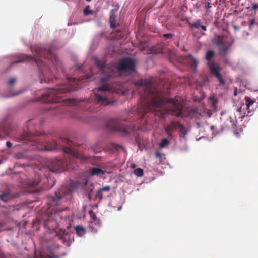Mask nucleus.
<instances>
[{"mask_svg": "<svg viewBox=\"0 0 258 258\" xmlns=\"http://www.w3.org/2000/svg\"><path fill=\"white\" fill-rule=\"evenodd\" d=\"M6 145H7V146L8 148H10V147H12V143H11L10 142H9V141H7V142H6Z\"/></svg>", "mask_w": 258, "mask_h": 258, "instance_id": "40", "label": "nucleus"}, {"mask_svg": "<svg viewBox=\"0 0 258 258\" xmlns=\"http://www.w3.org/2000/svg\"><path fill=\"white\" fill-rule=\"evenodd\" d=\"M229 120L232 124V126L234 127L236 126V120H234L231 117H229Z\"/></svg>", "mask_w": 258, "mask_h": 258, "instance_id": "33", "label": "nucleus"}, {"mask_svg": "<svg viewBox=\"0 0 258 258\" xmlns=\"http://www.w3.org/2000/svg\"><path fill=\"white\" fill-rule=\"evenodd\" d=\"M255 25H257V26H258V22H256V24H255Z\"/></svg>", "mask_w": 258, "mask_h": 258, "instance_id": "55", "label": "nucleus"}, {"mask_svg": "<svg viewBox=\"0 0 258 258\" xmlns=\"http://www.w3.org/2000/svg\"><path fill=\"white\" fill-rule=\"evenodd\" d=\"M173 36V35L172 34L169 33V34H164L163 35V37L164 38L168 39H171Z\"/></svg>", "mask_w": 258, "mask_h": 258, "instance_id": "35", "label": "nucleus"}, {"mask_svg": "<svg viewBox=\"0 0 258 258\" xmlns=\"http://www.w3.org/2000/svg\"><path fill=\"white\" fill-rule=\"evenodd\" d=\"M74 89L68 86H62L55 88L49 89L45 93L43 94L40 98L43 102L45 103H51L61 102L62 93L69 92Z\"/></svg>", "mask_w": 258, "mask_h": 258, "instance_id": "4", "label": "nucleus"}, {"mask_svg": "<svg viewBox=\"0 0 258 258\" xmlns=\"http://www.w3.org/2000/svg\"><path fill=\"white\" fill-rule=\"evenodd\" d=\"M19 94V93H15L14 94H11V95H8L7 97H12V96H16V95H18Z\"/></svg>", "mask_w": 258, "mask_h": 258, "instance_id": "47", "label": "nucleus"}, {"mask_svg": "<svg viewBox=\"0 0 258 258\" xmlns=\"http://www.w3.org/2000/svg\"><path fill=\"white\" fill-rule=\"evenodd\" d=\"M93 100L92 99H88L87 100V99L85 100V101H87V103H88V104L91 103L93 102ZM81 101H85V100H77V99H69L68 100V104L70 105H77L79 102H81Z\"/></svg>", "mask_w": 258, "mask_h": 258, "instance_id": "22", "label": "nucleus"}, {"mask_svg": "<svg viewBox=\"0 0 258 258\" xmlns=\"http://www.w3.org/2000/svg\"><path fill=\"white\" fill-rule=\"evenodd\" d=\"M178 128L180 130V132H181V134H182L183 136L186 134V130L185 128V127L181 124L180 123L179 124Z\"/></svg>", "mask_w": 258, "mask_h": 258, "instance_id": "31", "label": "nucleus"}, {"mask_svg": "<svg viewBox=\"0 0 258 258\" xmlns=\"http://www.w3.org/2000/svg\"><path fill=\"white\" fill-rule=\"evenodd\" d=\"M34 258H54L53 255L49 254H46L42 252H40L39 255L36 254H35Z\"/></svg>", "mask_w": 258, "mask_h": 258, "instance_id": "26", "label": "nucleus"}, {"mask_svg": "<svg viewBox=\"0 0 258 258\" xmlns=\"http://www.w3.org/2000/svg\"><path fill=\"white\" fill-rule=\"evenodd\" d=\"M89 183V181L88 180H86L85 183V185L87 186Z\"/></svg>", "mask_w": 258, "mask_h": 258, "instance_id": "49", "label": "nucleus"}, {"mask_svg": "<svg viewBox=\"0 0 258 258\" xmlns=\"http://www.w3.org/2000/svg\"><path fill=\"white\" fill-rule=\"evenodd\" d=\"M123 37L122 35H121L120 37Z\"/></svg>", "mask_w": 258, "mask_h": 258, "instance_id": "56", "label": "nucleus"}, {"mask_svg": "<svg viewBox=\"0 0 258 258\" xmlns=\"http://www.w3.org/2000/svg\"><path fill=\"white\" fill-rule=\"evenodd\" d=\"M140 49L142 51H144L145 49V43H141L140 45Z\"/></svg>", "mask_w": 258, "mask_h": 258, "instance_id": "37", "label": "nucleus"}, {"mask_svg": "<svg viewBox=\"0 0 258 258\" xmlns=\"http://www.w3.org/2000/svg\"><path fill=\"white\" fill-rule=\"evenodd\" d=\"M90 185H91V186H92V187H93V183H91L90 184Z\"/></svg>", "mask_w": 258, "mask_h": 258, "instance_id": "53", "label": "nucleus"}, {"mask_svg": "<svg viewBox=\"0 0 258 258\" xmlns=\"http://www.w3.org/2000/svg\"><path fill=\"white\" fill-rule=\"evenodd\" d=\"M44 216L42 218V220L44 221L45 227H47L50 230H54L58 228L59 226V220L61 218L59 217V214L57 212H55L54 213L49 215L47 219L44 218Z\"/></svg>", "mask_w": 258, "mask_h": 258, "instance_id": "10", "label": "nucleus"}, {"mask_svg": "<svg viewBox=\"0 0 258 258\" xmlns=\"http://www.w3.org/2000/svg\"><path fill=\"white\" fill-rule=\"evenodd\" d=\"M200 28H201V29L203 31H206V27L204 25H201Z\"/></svg>", "mask_w": 258, "mask_h": 258, "instance_id": "43", "label": "nucleus"}, {"mask_svg": "<svg viewBox=\"0 0 258 258\" xmlns=\"http://www.w3.org/2000/svg\"><path fill=\"white\" fill-rule=\"evenodd\" d=\"M108 127L113 131L119 132L123 135H127L131 131L130 128H127L124 124L118 122L115 120H110L108 123Z\"/></svg>", "mask_w": 258, "mask_h": 258, "instance_id": "11", "label": "nucleus"}, {"mask_svg": "<svg viewBox=\"0 0 258 258\" xmlns=\"http://www.w3.org/2000/svg\"><path fill=\"white\" fill-rule=\"evenodd\" d=\"M233 28L234 29V30H238L239 29V27H238V26H236V25H234V26H233Z\"/></svg>", "mask_w": 258, "mask_h": 258, "instance_id": "46", "label": "nucleus"}, {"mask_svg": "<svg viewBox=\"0 0 258 258\" xmlns=\"http://www.w3.org/2000/svg\"><path fill=\"white\" fill-rule=\"evenodd\" d=\"M256 24V21H255V18H252L251 19L249 20V23H248V28L249 30L251 31L253 29V28L254 25Z\"/></svg>", "mask_w": 258, "mask_h": 258, "instance_id": "27", "label": "nucleus"}, {"mask_svg": "<svg viewBox=\"0 0 258 258\" xmlns=\"http://www.w3.org/2000/svg\"><path fill=\"white\" fill-rule=\"evenodd\" d=\"M214 56L215 53L213 50H208L206 52L205 59L208 61L207 65L210 74L217 78L220 84L223 85L225 83V81L220 74L222 68L219 64L211 61Z\"/></svg>", "mask_w": 258, "mask_h": 258, "instance_id": "6", "label": "nucleus"}, {"mask_svg": "<svg viewBox=\"0 0 258 258\" xmlns=\"http://www.w3.org/2000/svg\"><path fill=\"white\" fill-rule=\"evenodd\" d=\"M71 193V190L66 187H61L58 191L55 192L54 195L48 197V209H50L53 206H58L61 204L63 197L66 195Z\"/></svg>", "mask_w": 258, "mask_h": 258, "instance_id": "9", "label": "nucleus"}, {"mask_svg": "<svg viewBox=\"0 0 258 258\" xmlns=\"http://www.w3.org/2000/svg\"><path fill=\"white\" fill-rule=\"evenodd\" d=\"M245 100L246 102L245 104L246 106V110L247 111L248 113H250L251 112L250 107L255 102V100L253 99L248 96H246L245 97Z\"/></svg>", "mask_w": 258, "mask_h": 258, "instance_id": "21", "label": "nucleus"}, {"mask_svg": "<svg viewBox=\"0 0 258 258\" xmlns=\"http://www.w3.org/2000/svg\"><path fill=\"white\" fill-rule=\"evenodd\" d=\"M13 198V195L10 192V191H7L0 194V200L4 202H7Z\"/></svg>", "mask_w": 258, "mask_h": 258, "instance_id": "20", "label": "nucleus"}, {"mask_svg": "<svg viewBox=\"0 0 258 258\" xmlns=\"http://www.w3.org/2000/svg\"><path fill=\"white\" fill-rule=\"evenodd\" d=\"M16 79L15 78H12L10 79L8 82V84L9 86L12 85L16 81Z\"/></svg>", "mask_w": 258, "mask_h": 258, "instance_id": "36", "label": "nucleus"}, {"mask_svg": "<svg viewBox=\"0 0 258 258\" xmlns=\"http://www.w3.org/2000/svg\"><path fill=\"white\" fill-rule=\"evenodd\" d=\"M68 144H69L70 142H71L69 139H66Z\"/></svg>", "mask_w": 258, "mask_h": 258, "instance_id": "51", "label": "nucleus"}, {"mask_svg": "<svg viewBox=\"0 0 258 258\" xmlns=\"http://www.w3.org/2000/svg\"><path fill=\"white\" fill-rule=\"evenodd\" d=\"M32 52H35L37 54V57H34L31 55L22 54L21 56V59L18 61H14L12 63H17L23 61L34 62L40 69V75H43V78L41 79L40 83L43 82L50 83L51 79L47 77V73H44V69H47L45 62H43L41 58L43 57L44 59L50 60L53 63L58 62V58L56 55L53 53L49 49V46H45L42 45H36L32 46L31 47Z\"/></svg>", "mask_w": 258, "mask_h": 258, "instance_id": "3", "label": "nucleus"}, {"mask_svg": "<svg viewBox=\"0 0 258 258\" xmlns=\"http://www.w3.org/2000/svg\"><path fill=\"white\" fill-rule=\"evenodd\" d=\"M87 1H90V0H87Z\"/></svg>", "mask_w": 258, "mask_h": 258, "instance_id": "57", "label": "nucleus"}, {"mask_svg": "<svg viewBox=\"0 0 258 258\" xmlns=\"http://www.w3.org/2000/svg\"><path fill=\"white\" fill-rule=\"evenodd\" d=\"M106 173V171L97 167H93L90 170V173L94 176H100Z\"/></svg>", "mask_w": 258, "mask_h": 258, "instance_id": "18", "label": "nucleus"}, {"mask_svg": "<svg viewBox=\"0 0 258 258\" xmlns=\"http://www.w3.org/2000/svg\"><path fill=\"white\" fill-rule=\"evenodd\" d=\"M66 233V230H61V231L60 232V235H64Z\"/></svg>", "mask_w": 258, "mask_h": 258, "instance_id": "48", "label": "nucleus"}, {"mask_svg": "<svg viewBox=\"0 0 258 258\" xmlns=\"http://www.w3.org/2000/svg\"><path fill=\"white\" fill-rule=\"evenodd\" d=\"M186 59L190 68L193 70V71L196 72L197 71V67L198 63V61L191 54L188 55L186 56Z\"/></svg>", "mask_w": 258, "mask_h": 258, "instance_id": "16", "label": "nucleus"}, {"mask_svg": "<svg viewBox=\"0 0 258 258\" xmlns=\"http://www.w3.org/2000/svg\"><path fill=\"white\" fill-rule=\"evenodd\" d=\"M15 157L17 159H22L24 157V154L22 153H19L15 155Z\"/></svg>", "mask_w": 258, "mask_h": 258, "instance_id": "34", "label": "nucleus"}, {"mask_svg": "<svg viewBox=\"0 0 258 258\" xmlns=\"http://www.w3.org/2000/svg\"><path fill=\"white\" fill-rule=\"evenodd\" d=\"M113 78L119 75L120 73L127 72H133L135 71V62L130 58H125L119 61L117 67L110 68Z\"/></svg>", "mask_w": 258, "mask_h": 258, "instance_id": "7", "label": "nucleus"}, {"mask_svg": "<svg viewBox=\"0 0 258 258\" xmlns=\"http://www.w3.org/2000/svg\"><path fill=\"white\" fill-rule=\"evenodd\" d=\"M89 190H90V192H92V188H90V189H89Z\"/></svg>", "mask_w": 258, "mask_h": 258, "instance_id": "54", "label": "nucleus"}, {"mask_svg": "<svg viewBox=\"0 0 258 258\" xmlns=\"http://www.w3.org/2000/svg\"><path fill=\"white\" fill-rule=\"evenodd\" d=\"M68 150V153L71 154L75 158L80 160L81 162H86L89 161L90 157L84 153L78 151L73 150L71 149H69Z\"/></svg>", "mask_w": 258, "mask_h": 258, "instance_id": "14", "label": "nucleus"}, {"mask_svg": "<svg viewBox=\"0 0 258 258\" xmlns=\"http://www.w3.org/2000/svg\"><path fill=\"white\" fill-rule=\"evenodd\" d=\"M169 143L170 142L167 139L164 138L161 140V143H160V147L164 148L168 145Z\"/></svg>", "mask_w": 258, "mask_h": 258, "instance_id": "29", "label": "nucleus"}, {"mask_svg": "<svg viewBox=\"0 0 258 258\" xmlns=\"http://www.w3.org/2000/svg\"><path fill=\"white\" fill-rule=\"evenodd\" d=\"M3 226V224L2 223L0 222V228Z\"/></svg>", "mask_w": 258, "mask_h": 258, "instance_id": "52", "label": "nucleus"}, {"mask_svg": "<svg viewBox=\"0 0 258 258\" xmlns=\"http://www.w3.org/2000/svg\"><path fill=\"white\" fill-rule=\"evenodd\" d=\"M94 222V223L97 222V223H98V226H100V223L99 221V220H97L96 219H94V221L91 222V224H92V225H90V227H91L92 228H93V223Z\"/></svg>", "mask_w": 258, "mask_h": 258, "instance_id": "38", "label": "nucleus"}, {"mask_svg": "<svg viewBox=\"0 0 258 258\" xmlns=\"http://www.w3.org/2000/svg\"><path fill=\"white\" fill-rule=\"evenodd\" d=\"M212 43L218 47L222 52H225L231 44L228 43L223 36H216L212 40Z\"/></svg>", "mask_w": 258, "mask_h": 258, "instance_id": "13", "label": "nucleus"}, {"mask_svg": "<svg viewBox=\"0 0 258 258\" xmlns=\"http://www.w3.org/2000/svg\"><path fill=\"white\" fill-rule=\"evenodd\" d=\"M258 9V5L257 4H254L252 5V10H256Z\"/></svg>", "mask_w": 258, "mask_h": 258, "instance_id": "42", "label": "nucleus"}, {"mask_svg": "<svg viewBox=\"0 0 258 258\" xmlns=\"http://www.w3.org/2000/svg\"><path fill=\"white\" fill-rule=\"evenodd\" d=\"M131 167L132 168H135L136 165L135 164H132V165H131Z\"/></svg>", "mask_w": 258, "mask_h": 258, "instance_id": "50", "label": "nucleus"}, {"mask_svg": "<svg viewBox=\"0 0 258 258\" xmlns=\"http://www.w3.org/2000/svg\"><path fill=\"white\" fill-rule=\"evenodd\" d=\"M156 157H158H158H161V154L160 153H159V152H156Z\"/></svg>", "mask_w": 258, "mask_h": 258, "instance_id": "45", "label": "nucleus"}, {"mask_svg": "<svg viewBox=\"0 0 258 258\" xmlns=\"http://www.w3.org/2000/svg\"><path fill=\"white\" fill-rule=\"evenodd\" d=\"M233 132H234V134L235 135V136L237 137L238 138L240 137V134L237 131H236V130H234Z\"/></svg>", "mask_w": 258, "mask_h": 258, "instance_id": "41", "label": "nucleus"}, {"mask_svg": "<svg viewBox=\"0 0 258 258\" xmlns=\"http://www.w3.org/2000/svg\"><path fill=\"white\" fill-rule=\"evenodd\" d=\"M201 21L200 20H196L191 24V27L195 29H199L201 26Z\"/></svg>", "mask_w": 258, "mask_h": 258, "instance_id": "30", "label": "nucleus"}, {"mask_svg": "<svg viewBox=\"0 0 258 258\" xmlns=\"http://www.w3.org/2000/svg\"><path fill=\"white\" fill-rule=\"evenodd\" d=\"M134 173L138 177H141L143 175L144 171L142 169L138 168L134 171Z\"/></svg>", "mask_w": 258, "mask_h": 258, "instance_id": "28", "label": "nucleus"}, {"mask_svg": "<svg viewBox=\"0 0 258 258\" xmlns=\"http://www.w3.org/2000/svg\"><path fill=\"white\" fill-rule=\"evenodd\" d=\"M95 64L102 72L105 73L107 70L108 71L105 76L101 78L104 85L94 93V102L99 105L106 106L113 103V93L116 92V90L110 85L114 82L112 81L113 76L110 71V68L113 66H107L104 61L98 59L95 60Z\"/></svg>", "mask_w": 258, "mask_h": 258, "instance_id": "2", "label": "nucleus"}, {"mask_svg": "<svg viewBox=\"0 0 258 258\" xmlns=\"http://www.w3.org/2000/svg\"><path fill=\"white\" fill-rule=\"evenodd\" d=\"M152 79H141L135 82V85L139 89L141 94V101L137 109L141 118L144 117L149 111L168 106V113L173 116L181 118L191 117L197 118L200 114L197 108L189 109L185 112L181 105L172 98L164 97L162 93L157 88L152 87Z\"/></svg>", "mask_w": 258, "mask_h": 258, "instance_id": "1", "label": "nucleus"}, {"mask_svg": "<svg viewBox=\"0 0 258 258\" xmlns=\"http://www.w3.org/2000/svg\"><path fill=\"white\" fill-rule=\"evenodd\" d=\"M180 123L174 120L171 121L169 124L164 127V130L169 137H172L173 133L176 129L178 128Z\"/></svg>", "mask_w": 258, "mask_h": 258, "instance_id": "15", "label": "nucleus"}, {"mask_svg": "<svg viewBox=\"0 0 258 258\" xmlns=\"http://www.w3.org/2000/svg\"><path fill=\"white\" fill-rule=\"evenodd\" d=\"M89 78H90V77H89V76H87L85 78H82V77H79L78 78H68V82H69L70 83H71V82H72L73 83H75L76 82H79V81H81L85 79H89Z\"/></svg>", "mask_w": 258, "mask_h": 258, "instance_id": "25", "label": "nucleus"}, {"mask_svg": "<svg viewBox=\"0 0 258 258\" xmlns=\"http://www.w3.org/2000/svg\"><path fill=\"white\" fill-rule=\"evenodd\" d=\"M84 14H85L86 15H89V14H91V11H90V10H88L87 9V8H86V9L84 10Z\"/></svg>", "mask_w": 258, "mask_h": 258, "instance_id": "39", "label": "nucleus"}, {"mask_svg": "<svg viewBox=\"0 0 258 258\" xmlns=\"http://www.w3.org/2000/svg\"><path fill=\"white\" fill-rule=\"evenodd\" d=\"M110 190V186H106L103 188L99 189L96 193V197L99 199L100 201L102 200L103 198V192H109Z\"/></svg>", "mask_w": 258, "mask_h": 258, "instance_id": "17", "label": "nucleus"}, {"mask_svg": "<svg viewBox=\"0 0 258 258\" xmlns=\"http://www.w3.org/2000/svg\"><path fill=\"white\" fill-rule=\"evenodd\" d=\"M237 94V89L236 88H235L234 90V95L236 96Z\"/></svg>", "mask_w": 258, "mask_h": 258, "instance_id": "44", "label": "nucleus"}, {"mask_svg": "<svg viewBox=\"0 0 258 258\" xmlns=\"http://www.w3.org/2000/svg\"><path fill=\"white\" fill-rule=\"evenodd\" d=\"M76 234L79 236H82L86 233V229L81 226H77L75 227Z\"/></svg>", "mask_w": 258, "mask_h": 258, "instance_id": "24", "label": "nucleus"}, {"mask_svg": "<svg viewBox=\"0 0 258 258\" xmlns=\"http://www.w3.org/2000/svg\"><path fill=\"white\" fill-rule=\"evenodd\" d=\"M149 52L151 54H160L163 52L162 46L159 45L157 46H154L150 48Z\"/></svg>", "mask_w": 258, "mask_h": 258, "instance_id": "23", "label": "nucleus"}, {"mask_svg": "<svg viewBox=\"0 0 258 258\" xmlns=\"http://www.w3.org/2000/svg\"><path fill=\"white\" fill-rule=\"evenodd\" d=\"M211 2V0H206V5L205 7L206 9H210L212 7Z\"/></svg>", "mask_w": 258, "mask_h": 258, "instance_id": "32", "label": "nucleus"}, {"mask_svg": "<svg viewBox=\"0 0 258 258\" xmlns=\"http://www.w3.org/2000/svg\"><path fill=\"white\" fill-rule=\"evenodd\" d=\"M47 166L50 171L57 173L63 169L64 163L62 160L51 159L47 163Z\"/></svg>", "mask_w": 258, "mask_h": 258, "instance_id": "12", "label": "nucleus"}, {"mask_svg": "<svg viewBox=\"0 0 258 258\" xmlns=\"http://www.w3.org/2000/svg\"><path fill=\"white\" fill-rule=\"evenodd\" d=\"M116 16L114 13V10L113 9L110 12L109 17V23L111 28H115L116 26L115 23Z\"/></svg>", "mask_w": 258, "mask_h": 258, "instance_id": "19", "label": "nucleus"}, {"mask_svg": "<svg viewBox=\"0 0 258 258\" xmlns=\"http://www.w3.org/2000/svg\"><path fill=\"white\" fill-rule=\"evenodd\" d=\"M26 184L28 187H34L39 185V188L36 191L38 192L42 190H48L52 188L54 182L53 180L48 177H43L40 178L38 175L35 176L34 180H29L26 182Z\"/></svg>", "mask_w": 258, "mask_h": 258, "instance_id": "8", "label": "nucleus"}, {"mask_svg": "<svg viewBox=\"0 0 258 258\" xmlns=\"http://www.w3.org/2000/svg\"><path fill=\"white\" fill-rule=\"evenodd\" d=\"M20 140L25 142L27 144L32 146V149L38 151H51L57 148V143L55 141H53L51 143L50 148L43 146L40 142H38L37 139L31 133L25 132L20 136Z\"/></svg>", "mask_w": 258, "mask_h": 258, "instance_id": "5", "label": "nucleus"}]
</instances>
